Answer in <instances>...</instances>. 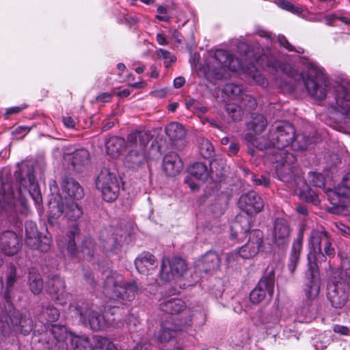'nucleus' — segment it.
Returning <instances> with one entry per match:
<instances>
[{
  "instance_id": "nucleus-6",
  "label": "nucleus",
  "mask_w": 350,
  "mask_h": 350,
  "mask_svg": "<svg viewBox=\"0 0 350 350\" xmlns=\"http://www.w3.org/2000/svg\"><path fill=\"white\" fill-rule=\"evenodd\" d=\"M15 175L19 181L18 200L24 203V198L27 194H29L36 204H40L42 198L40 188L36 182L32 166L23 165L21 169L16 171Z\"/></svg>"
},
{
  "instance_id": "nucleus-41",
  "label": "nucleus",
  "mask_w": 350,
  "mask_h": 350,
  "mask_svg": "<svg viewBox=\"0 0 350 350\" xmlns=\"http://www.w3.org/2000/svg\"><path fill=\"white\" fill-rule=\"evenodd\" d=\"M70 345L75 350H88L91 347L88 338L85 336H72Z\"/></svg>"
},
{
  "instance_id": "nucleus-56",
  "label": "nucleus",
  "mask_w": 350,
  "mask_h": 350,
  "mask_svg": "<svg viewBox=\"0 0 350 350\" xmlns=\"http://www.w3.org/2000/svg\"><path fill=\"white\" fill-rule=\"evenodd\" d=\"M252 180L256 185L267 187L269 185V179L267 176L252 175Z\"/></svg>"
},
{
  "instance_id": "nucleus-55",
  "label": "nucleus",
  "mask_w": 350,
  "mask_h": 350,
  "mask_svg": "<svg viewBox=\"0 0 350 350\" xmlns=\"http://www.w3.org/2000/svg\"><path fill=\"white\" fill-rule=\"evenodd\" d=\"M240 257L241 256L239 254V250L232 252L226 254V262L228 266H233L238 262Z\"/></svg>"
},
{
  "instance_id": "nucleus-27",
  "label": "nucleus",
  "mask_w": 350,
  "mask_h": 350,
  "mask_svg": "<svg viewBox=\"0 0 350 350\" xmlns=\"http://www.w3.org/2000/svg\"><path fill=\"white\" fill-rule=\"evenodd\" d=\"M183 167V162L178 154L170 152L165 155L163 161V169L167 175L176 176L181 172Z\"/></svg>"
},
{
  "instance_id": "nucleus-11",
  "label": "nucleus",
  "mask_w": 350,
  "mask_h": 350,
  "mask_svg": "<svg viewBox=\"0 0 350 350\" xmlns=\"http://www.w3.org/2000/svg\"><path fill=\"white\" fill-rule=\"evenodd\" d=\"M268 159L276 163V174L281 181L292 183L295 180L293 165L296 161V158L293 153L282 152L279 155L273 154V156L268 157Z\"/></svg>"
},
{
  "instance_id": "nucleus-48",
  "label": "nucleus",
  "mask_w": 350,
  "mask_h": 350,
  "mask_svg": "<svg viewBox=\"0 0 350 350\" xmlns=\"http://www.w3.org/2000/svg\"><path fill=\"white\" fill-rule=\"evenodd\" d=\"M278 5L281 8L289 11L295 14H299L302 12V9L298 6H295L291 2L286 0H278Z\"/></svg>"
},
{
  "instance_id": "nucleus-35",
  "label": "nucleus",
  "mask_w": 350,
  "mask_h": 350,
  "mask_svg": "<svg viewBox=\"0 0 350 350\" xmlns=\"http://www.w3.org/2000/svg\"><path fill=\"white\" fill-rule=\"evenodd\" d=\"M90 154L86 149L81 148L77 150L72 159V165L77 171H81V167L88 164Z\"/></svg>"
},
{
  "instance_id": "nucleus-17",
  "label": "nucleus",
  "mask_w": 350,
  "mask_h": 350,
  "mask_svg": "<svg viewBox=\"0 0 350 350\" xmlns=\"http://www.w3.org/2000/svg\"><path fill=\"white\" fill-rule=\"evenodd\" d=\"M263 240V233L260 230L250 232L249 240L246 244L239 249V254L243 258H250L255 256L259 252Z\"/></svg>"
},
{
  "instance_id": "nucleus-30",
  "label": "nucleus",
  "mask_w": 350,
  "mask_h": 350,
  "mask_svg": "<svg viewBox=\"0 0 350 350\" xmlns=\"http://www.w3.org/2000/svg\"><path fill=\"white\" fill-rule=\"evenodd\" d=\"M303 232L300 231L292 245L289 263L288 265V268L291 273L294 272L299 262L300 252L303 245Z\"/></svg>"
},
{
  "instance_id": "nucleus-53",
  "label": "nucleus",
  "mask_w": 350,
  "mask_h": 350,
  "mask_svg": "<svg viewBox=\"0 0 350 350\" xmlns=\"http://www.w3.org/2000/svg\"><path fill=\"white\" fill-rule=\"evenodd\" d=\"M332 244H333V239L331 237H329L327 239V241H326L324 244H323V250H324V256H325V255L329 256V257H333L335 255V250L334 248V247L332 246Z\"/></svg>"
},
{
  "instance_id": "nucleus-28",
  "label": "nucleus",
  "mask_w": 350,
  "mask_h": 350,
  "mask_svg": "<svg viewBox=\"0 0 350 350\" xmlns=\"http://www.w3.org/2000/svg\"><path fill=\"white\" fill-rule=\"evenodd\" d=\"M78 233V226L75 224L66 237H59L57 238V242L58 246L62 250L66 249L68 253L71 256L75 255L76 253L75 237Z\"/></svg>"
},
{
  "instance_id": "nucleus-23",
  "label": "nucleus",
  "mask_w": 350,
  "mask_h": 350,
  "mask_svg": "<svg viewBox=\"0 0 350 350\" xmlns=\"http://www.w3.org/2000/svg\"><path fill=\"white\" fill-rule=\"evenodd\" d=\"M150 135L146 131H135L127 136L126 146L129 149L147 150Z\"/></svg>"
},
{
  "instance_id": "nucleus-22",
  "label": "nucleus",
  "mask_w": 350,
  "mask_h": 350,
  "mask_svg": "<svg viewBox=\"0 0 350 350\" xmlns=\"http://www.w3.org/2000/svg\"><path fill=\"white\" fill-rule=\"evenodd\" d=\"M147 150L131 149L125 157L124 164L126 167L134 170L148 168Z\"/></svg>"
},
{
  "instance_id": "nucleus-4",
  "label": "nucleus",
  "mask_w": 350,
  "mask_h": 350,
  "mask_svg": "<svg viewBox=\"0 0 350 350\" xmlns=\"http://www.w3.org/2000/svg\"><path fill=\"white\" fill-rule=\"evenodd\" d=\"M139 288L135 281H125L119 273H112L105 281L103 293L109 300L131 301L138 293Z\"/></svg>"
},
{
  "instance_id": "nucleus-37",
  "label": "nucleus",
  "mask_w": 350,
  "mask_h": 350,
  "mask_svg": "<svg viewBox=\"0 0 350 350\" xmlns=\"http://www.w3.org/2000/svg\"><path fill=\"white\" fill-rule=\"evenodd\" d=\"M103 247L107 252H116L120 245L121 237H118L117 234H110L109 236L102 235Z\"/></svg>"
},
{
  "instance_id": "nucleus-7",
  "label": "nucleus",
  "mask_w": 350,
  "mask_h": 350,
  "mask_svg": "<svg viewBox=\"0 0 350 350\" xmlns=\"http://www.w3.org/2000/svg\"><path fill=\"white\" fill-rule=\"evenodd\" d=\"M329 233L323 228L313 229L308 239L309 252L308 260L309 269L314 271L318 263L325 262L326 257L322 252V245L327 241Z\"/></svg>"
},
{
  "instance_id": "nucleus-14",
  "label": "nucleus",
  "mask_w": 350,
  "mask_h": 350,
  "mask_svg": "<svg viewBox=\"0 0 350 350\" xmlns=\"http://www.w3.org/2000/svg\"><path fill=\"white\" fill-rule=\"evenodd\" d=\"M274 274L269 273L264 275L258 282L256 286L251 291L250 301L253 304H258L268 298L271 299L274 291Z\"/></svg>"
},
{
  "instance_id": "nucleus-25",
  "label": "nucleus",
  "mask_w": 350,
  "mask_h": 350,
  "mask_svg": "<svg viewBox=\"0 0 350 350\" xmlns=\"http://www.w3.org/2000/svg\"><path fill=\"white\" fill-rule=\"evenodd\" d=\"M135 265L139 273L148 275L157 267L158 262L154 255L144 252L136 258Z\"/></svg>"
},
{
  "instance_id": "nucleus-18",
  "label": "nucleus",
  "mask_w": 350,
  "mask_h": 350,
  "mask_svg": "<svg viewBox=\"0 0 350 350\" xmlns=\"http://www.w3.org/2000/svg\"><path fill=\"white\" fill-rule=\"evenodd\" d=\"M21 248V239L14 231L5 230L0 234V250L6 255L12 256Z\"/></svg>"
},
{
  "instance_id": "nucleus-58",
  "label": "nucleus",
  "mask_w": 350,
  "mask_h": 350,
  "mask_svg": "<svg viewBox=\"0 0 350 350\" xmlns=\"http://www.w3.org/2000/svg\"><path fill=\"white\" fill-rule=\"evenodd\" d=\"M62 122L64 126L68 129H73L76 125L75 120L70 116L63 117Z\"/></svg>"
},
{
  "instance_id": "nucleus-64",
  "label": "nucleus",
  "mask_w": 350,
  "mask_h": 350,
  "mask_svg": "<svg viewBox=\"0 0 350 350\" xmlns=\"http://www.w3.org/2000/svg\"><path fill=\"white\" fill-rule=\"evenodd\" d=\"M340 206L345 208L347 211L350 214V198H342L340 200Z\"/></svg>"
},
{
  "instance_id": "nucleus-47",
  "label": "nucleus",
  "mask_w": 350,
  "mask_h": 350,
  "mask_svg": "<svg viewBox=\"0 0 350 350\" xmlns=\"http://www.w3.org/2000/svg\"><path fill=\"white\" fill-rule=\"evenodd\" d=\"M94 243L92 238H86L83 242L81 252L88 257H92L94 252Z\"/></svg>"
},
{
  "instance_id": "nucleus-15",
  "label": "nucleus",
  "mask_w": 350,
  "mask_h": 350,
  "mask_svg": "<svg viewBox=\"0 0 350 350\" xmlns=\"http://www.w3.org/2000/svg\"><path fill=\"white\" fill-rule=\"evenodd\" d=\"M192 317L189 314L188 319L182 324H177L172 320H166L161 324V328L157 334V340L162 343L170 341L175 337V334L178 332H182L188 327L191 326Z\"/></svg>"
},
{
  "instance_id": "nucleus-42",
  "label": "nucleus",
  "mask_w": 350,
  "mask_h": 350,
  "mask_svg": "<svg viewBox=\"0 0 350 350\" xmlns=\"http://www.w3.org/2000/svg\"><path fill=\"white\" fill-rule=\"evenodd\" d=\"M199 150L204 158L209 159L213 156L215 149L208 139L202 138L199 141Z\"/></svg>"
},
{
  "instance_id": "nucleus-62",
  "label": "nucleus",
  "mask_w": 350,
  "mask_h": 350,
  "mask_svg": "<svg viewBox=\"0 0 350 350\" xmlns=\"http://www.w3.org/2000/svg\"><path fill=\"white\" fill-rule=\"evenodd\" d=\"M25 107H26V106L10 107L7 109V111L5 112V115L8 116V115L18 113L19 112H21L22 111V109H25Z\"/></svg>"
},
{
  "instance_id": "nucleus-10",
  "label": "nucleus",
  "mask_w": 350,
  "mask_h": 350,
  "mask_svg": "<svg viewBox=\"0 0 350 350\" xmlns=\"http://www.w3.org/2000/svg\"><path fill=\"white\" fill-rule=\"evenodd\" d=\"M96 187L103 199L112 202L117 199L120 191V180L116 174L109 169H103L97 176Z\"/></svg>"
},
{
  "instance_id": "nucleus-59",
  "label": "nucleus",
  "mask_w": 350,
  "mask_h": 350,
  "mask_svg": "<svg viewBox=\"0 0 350 350\" xmlns=\"http://www.w3.org/2000/svg\"><path fill=\"white\" fill-rule=\"evenodd\" d=\"M112 94H109L108 92H103L100 94L96 97V100L97 102H101V103H107L109 102L111 99Z\"/></svg>"
},
{
  "instance_id": "nucleus-36",
  "label": "nucleus",
  "mask_w": 350,
  "mask_h": 350,
  "mask_svg": "<svg viewBox=\"0 0 350 350\" xmlns=\"http://www.w3.org/2000/svg\"><path fill=\"white\" fill-rule=\"evenodd\" d=\"M165 133L172 141L185 137L186 132L183 126L178 122H171L165 126Z\"/></svg>"
},
{
  "instance_id": "nucleus-9",
  "label": "nucleus",
  "mask_w": 350,
  "mask_h": 350,
  "mask_svg": "<svg viewBox=\"0 0 350 350\" xmlns=\"http://www.w3.org/2000/svg\"><path fill=\"white\" fill-rule=\"evenodd\" d=\"M49 220L53 222V219L59 218L64 215L69 220L76 221L83 214L82 209L75 201H64L62 198L59 200L54 198L49 203Z\"/></svg>"
},
{
  "instance_id": "nucleus-34",
  "label": "nucleus",
  "mask_w": 350,
  "mask_h": 350,
  "mask_svg": "<svg viewBox=\"0 0 350 350\" xmlns=\"http://www.w3.org/2000/svg\"><path fill=\"white\" fill-rule=\"evenodd\" d=\"M267 118L262 114H252L251 120L247 123V128L256 134L261 133L267 126Z\"/></svg>"
},
{
  "instance_id": "nucleus-26",
  "label": "nucleus",
  "mask_w": 350,
  "mask_h": 350,
  "mask_svg": "<svg viewBox=\"0 0 350 350\" xmlns=\"http://www.w3.org/2000/svg\"><path fill=\"white\" fill-rule=\"evenodd\" d=\"M291 232L290 226L287 221L282 218H278L275 220L273 239L278 245H282L288 241Z\"/></svg>"
},
{
  "instance_id": "nucleus-52",
  "label": "nucleus",
  "mask_w": 350,
  "mask_h": 350,
  "mask_svg": "<svg viewBox=\"0 0 350 350\" xmlns=\"http://www.w3.org/2000/svg\"><path fill=\"white\" fill-rule=\"evenodd\" d=\"M51 333L57 340L61 341L65 338V335L66 334V328L64 327L54 325L52 327Z\"/></svg>"
},
{
  "instance_id": "nucleus-33",
  "label": "nucleus",
  "mask_w": 350,
  "mask_h": 350,
  "mask_svg": "<svg viewBox=\"0 0 350 350\" xmlns=\"http://www.w3.org/2000/svg\"><path fill=\"white\" fill-rule=\"evenodd\" d=\"M28 284L32 293L40 294L43 289V282L40 274L35 268H31L29 272Z\"/></svg>"
},
{
  "instance_id": "nucleus-32",
  "label": "nucleus",
  "mask_w": 350,
  "mask_h": 350,
  "mask_svg": "<svg viewBox=\"0 0 350 350\" xmlns=\"http://www.w3.org/2000/svg\"><path fill=\"white\" fill-rule=\"evenodd\" d=\"M161 310L170 314L178 313L186 308L185 303L180 299L170 298L160 304Z\"/></svg>"
},
{
  "instance_id": "nucleus-40",
  "label": "nucleus",
  "mask_w": 350,
  "mask_h": 350,
  "mask_svg": "<svg viewBox=\"0 0 350 350\" xmlns=\"http://www.w3.org/2000/svg\"><path fill=\"white\" fill-rule=\"evenodd\" d=\"M310 142V138L306 136V135L303 133L295 134L294 139H292V143L290 146L295 150H304L307 148Z\"/></svg>"
},
{
  "instance_id": "nucleus-61",
  "label": "nucleus",
  "mask_w": 350,
  "mask_h": 350,
  "mask_svg": "<svg viewBox=\"0 0 350 350\" xmlns=\"http://www.w3.org/2000/svg\"><path fill=\"white\" fill-rule=\"evenodd\" d=\"M334 332L341 335H348L349 333V329L346 326L336 325L334 327Z\"/></svg>"
},
{
  "instance_id": "nucleus-8",
  "label": "nucleus",
  "mask_w": 350,
  "mask_h": 350,
  "mask_svg": "<svg viewBox=\"0 0 350 350\" xmlns=\"http://www.w3.org/2000/svg\"><path fill=\"white\" fill-rule=\"evenodd\" d=\"M69 310L78 315L83 324L85 325H89L91 329L94 331L105 329L107 326L112 325V321H114V319L112 321L106 319L107 312H105V315L100 314L97 312L93 311L88 306H75L70 304L69 306Z\"/></svg>"
},
{
  "instance_id": "nucleus-43",
  "label": "nucleus",
  "mask_w": 350,
  "mask_h": 350,
  "mask_svg": "<svg viewBox=\"0 0 350 350\" xmlns=\"http://www.w3.org/2000/svg\"><path fill=\"white\" fill-rule=\"evenodd\" d=\"M320 291V284L318 280L312 279L306 284L305 293L307 298L310 300L316 299Z\"/></svg>"
},
{
  "instance_id": "nucleus-16",
  "label": "nucleus",
  "mask_w": 350,
  "mask_h": 350,
  "mask_svg": "<svg viewBox=\"0 0 350 350\" xmlns=\"http://www.w3.org/2000/svg\"><path fill=\"white\" fill-rule=\"evenodd\" d=\"M27 244L32 249H37L41 252H46L50 249L51 240L49 237H44L40 240L37 230L36 225L33 222H27L25 224Z\"/></svg>"
},
{
  "instance_id": "nucleus-13",
  "label": "nucleus",
  "mask_w": 350,
  "mask_h": 350,
  "mask_svg": "<svg viewBox=\"0 0 350 350\" xmlns=\"http://www.w3.org/2000/svg\"><path fill=\"white\" fill-rule=\"evenodd\" d=\"M348 288L347 286V278H340V280L330 282L327 284V297L333 307L336 308H342L347 300Z\"/></svg>"
},
{
  "instance_id": "nucleus-46",
  "label": "nucleus",
  "mask_w": 350,
  "mask_h": 350,
  "mask_svg": "<svg viewBox=\"0 0 350 350\" xmlns=\"http://www.w3.org/2000/svg\"><path fill=\"white\" fill-rule=\"evenodd\" d=\"M16 270L15 269H12L7 275L6 287L4 293V295L7 301L11 299L10 291L16 282Z\"/></svg>"
},
{
  "instance_id": "nucleus-24",
  "label": "nucleus",
  "mask_w": 350,
  "mask_h": 350,
  "mask_svg": "<svg viewBox=\"0 0 350 350\" xmlns=\"http://www.w3.org/2000/svg\"><path fill=\"white\" fill-rule=\"evenodd\" d=\"M61 187L64 195V201H68V199L73 200V201L79 200L84 196L83 188L73 178H65Z\"/></svg>"
},
{
  "instance_id": "nucleus-60",
  "label": "nucleus",
  "mask_w": 350,
  "mask_h": 350,
  "mask_svg": "<svg viewBox=\"0 0 350 350\" xmlns=\"http://www.w3.org/2000/svg\"><path fill=\"white\" fill-rule=\"evenodd\" d=\"M192 111L193 113L198 115V116H200L206 113L207 108L205 106L200 105L199 103L197 102L193 107V109H192Z\"/></svg>"
},
{
  "instance_id": "nucleus-2",
  "label": "nucleus",
  "mask_w": 350,
  "mask_h": 350,
  "mask_svg": "<svg viewBox=\"0 0 350 350\" xmlns=\"http://www.w3.org/2000/svg\"><path fill=\"white\" fill-rule=\"evenodd\" d=\"M295 133V129L291 124L281 121L270 126L267 137H256L252 133H247L244 139L248 146L253 147L248 149L252 155L254 154L256 148L261 151L267 150V157H271L273 154L279 155L282 152H288L286 148L292 143Z\"/></svg>"
},
{
  "instance_id": "nucleus-31",
  "label": "nucleus",
  "mask_w": 350,
  "mask_h": 350,
  "mask_svg": "<svg viewBox=\"0 0 350 350\" xmlns=\"http://www.w3.org/2000/svg\"><path fill=\"white\" fill-rule=\"evenodd\" d=\"M126 142L124 138L113 136L105 142L107 153L112 157H116L124 150Z\"/></svg>"
},
{
  "instance_id": "nucleus-57",
  "label": "nucleus",
  "mask_w": 350,
  "mask_h": 350,
  "mask_svg": "<svg viewBox=\"0 0 350 350\" xmlns=\"http://www.w3.org/2000/svg\"><path fill=\"white\" fill-rule=\"evenodd\" d=\"M312 183L315 187H321L324 186L323 176L321 174L313 173Z\"/></svg>"
},
{
  "instance_id": "nucleus-20",
  "label": "nucleus",
  "mask_w": 350,
  "mask_h": 350,
  "mask_svg": "<svg viewBox=\"0 0 350 350\" xmlns=\"http://www.w3.org/2000/svg\"><path fill=\"white\" fill-rule=\"evenodd\" d=\"M196 266L204 273H214L220 268L221 258L217 252L210 250L198 259Z\"/></svg>"
},
{
  "instance_id": "nucleus-50",
  "label": "nucleus",
  "mask_w": 350,
  "mask_h": 350,
  "mask_svg": "<svg viewBox=\"0 0 350 350\" xmlns=\"http://www.w3.org/2000/svg\"><path fill=\"white\" fill-rule=\"evenodd\" d=\"M300 196L302 199L305 200L307 202H311L317 204L319 202V199L316 193L312 190L307 192L302 191L300 193Z\"/></svg>"
},
{
  "instance_id": "nucleus-5",
  "label": "nucleus",
  "mask_w": 350,
  "mask_h": 350,
  "mask_svg": "<svg viewBox=\"0 0 350 350\" xmlns=\"http://www.w3.org/2000/svg\"><path fill=\"white\" fill-rule=\"evenodd\" d=\"M323 69L317 63H308L307 72L302 75L304 85L308 94L315 100H323L327 94V85Z\"/></svg>"
},
{
  "instance_id": "nucleus-38",
  "label": "nucleus",
  "mask_w": 350,
  "mask_h": 350,
  "mask_svg": "<svg viewBox=\"0 0 350 350\" xmlns=\"http://www.w3.org/2000/svg\"><path fill=\"white\" fill-rule=\"evenodd\" d=\"M189 172L196 179L202 181H205L209 175V172L206 165L200 162L195 163L190 166L189 168Z\"/></svg>"
},
{
  "instance_id": "nucleus-12",
  "label": "nucleus",
  "mask_w": 350,
  "mask_h": 350,
  "mask_svg": "<svg viewBox=\"0 0 350 350\" xmlns=\"http://www.w3.org/2000/svg\"><path fill=\"white\" fill-rule=\"evenodd\" d=\"M187 271L185 260L179 257L163 258L159 271L161 280L164 282H170L175 278L183 276Z\"/></svg>"
},
{
  "instance_id": "nucleus-54",
  "label": "nucleus",
  "mask_w": 350,
  "mask_h": 350,
  "mask_svg": "<svg viewBox=\"0 0 350 350\" xmlns=\"http://www.w3.org/2000/svg\"><path fill=\"white\" fill-rule=\"evenodd\" d=\"M45 312L49 321H55L59 317L58 310L53 306H49Z\"/></svg>"
},
{
  "instance_id": "nucleus-39",
  "label": "nucleus",
  "mask_w": 350,
  "mask_h": 350,
  "mask_svg": "<svg viewBox=\"0 0 350 350\" xmlns=\"http://www.w3.org/2000/svg\"><path fill=\"white\" fill-rule=\"evenodd\" d=\"M223 91L226 95L232 98H237L238 99L243 100L245 97L246 99H252L251 96L244 94L241 86L234 83L226 84Z\"/></svg>"
},
{
  "instance_id": "nucleus-3",
  "label": "nucleus",
  "mask_w": 350,
  "mask_h": 350,
  "mask_svg": "<svg viewBox=\"0 0 350 350\" xmlns=\"http://www.w3.org/2000/svg\"><path fill=\"white\" fill-rule=\"evenodd\" d=\"M238 205L244 213L237 215L231 226L232 239H243L251 228V215L262 211L264 202L261 197L254 191L242 194L238 201Z\"/></svg>"
},
{
  "instance_id": "nucleus-49",
  "label": "nucleus",
  "mask_w": 350,
  "mask_h": 350,
  "mask_svg": "<svg viewBox=\"0 0 350 350\" xmlns=\"http://www.w3.org/2000/svg\"><path fill=\"white\" fill-rule=\"evenodd\" d=\"M325 19L326 21V25H334L336 21H340L346 25H350V18L345 16L333 14L330 16H326Z\"/></svg>"
},
{
  "instance_id": "nucleus-51",
  "label": "nucleus",
  "mask_w": 350,
  "mask_h": 350,
  "mask_svg": "<svg viewBox=\"0 0 350 350\" xmlns=\"http://www.w3.org/2000/svg\"><path fill=\"white\" fill-rule=\"evenodd\" d=\"M278 42L281 46L284 47L288 51H295L298 53H304V49L302 48L299 47L298 49H295L293 45H291L289 43L286 38L283 36L278 37Z\"/></svg>"
},
{
  "instance_id": "nucleus-19",
  "label": "nucleus",
  "mask_w": 350,
  "mask_h": 350,
  "mask_svg": "<svg viewBox=\"0 0 350 350\" xmlns=\"http://www.w3.org/2000/svg\"><path fill=\"white\" fill-rule=\"evenodd\" d=\"M46 290L60 305H65L69 299V294L65 292L64 281L59 276H54L49 280Z\"/></svg>"
},
{
  "instance_id": "nucleus-44",
  "label": "nucleus",
  "mask_w": 350,
  "mask_h": 350,
  "mask_svg": "<svg viewBox=\"0 0 350 350\" xmlns=\"http://www.w3.org/2000/svg\"><path fill=\"white\" fill-rule=\"evenodd\" d=\"M226 109L232 121H239L241 119L243 113L239 105L228 103L226 105Z\"/></svg>"
},
{
  "instance_id": "nucleus-1",
  "label": "nucleus",
  "mask_w": 350,
  "mask_h": 350,
  "mask_svg": "<svg viewBox=\"0 0 350 350\" xmlns=\"http://www.w3.org/2000/svg\"><path fill=\"white\" fill-rule=\"evenodd\" d=\"M239 48L245 51V53L241 55V60L234 58L228 52L222 49L217 50L214 53H210L204 66L206 76L221 79L226 77L228 70L242 72L252 78L254 83L266 87L267 81L256 68L254 62L262 68L268 67L275 71L280 70L285 72L284 66L277 59H269L264 53L254 55L245 43L240 44Z\"/></svg>"
},
{
  "instance_id": "nucleus-29",
  "label": "nucleus",
  "mask_w": 350,
  "mask_h": 350,
  "mask_svg": "<svg viewBox=\"0 0 350 350\" xmlns=\"http://www.w3.org/2000/svg\"><path fill=\"white\" fill-rule=\"evenodd\" d=\"M342 187L346 189L347 191H340L336 193L335 191L332 189H329L326 191V194L332 204H340V200H342V198H350V173L347 174L341 183Z\"/></svg>"
},
{
  "instance_id": "nucleus-45",
  "label": "nucleus",
  "mask_w": 350,
  "mask_h": 350,
  "mask_svg": "<svg viewBox=\"0 0 350 350\" xmlns=\"http://www.w3.org/2000/svg\"><path fill=\"white\" fill-rule=\"evenodd\" d=\"M156 53L159 59H163L164 65L166 68L170 67L172 64L176 61V57L165 49H159L157 50Z\"/></svg>"
},
{
  "instance_id": "nucleus-21",
  "label": "nucleus",
  "mask_w": 350,
  "mask_h": 350,
  "mask_svg": "<svg viewBox=\"0 0 350 350\" xmlns=\"http://www.w3.org/2000/svg\"><path fill=\"white\" fill-rule=\"evenodd\" d=\"M335 105L332 107L345 116L350 122V93L344 88H339L335 94Z\"/></svg>"
},
{
  "instance_id": "nucleus-63",
  "label": "nucleus",
  "mask_w": 350,
  "mask_h": 350,
  "mask_svg": "<svg viewBox=\"0 0 350 350\" xmlns=\"http://www.w3.org/2000/svg\"><path fill=\"white\" fill-rule=\"evenodd\" d=\"M156 39L160 45H167L169 43L167 37L162 33H157Z\"/></svg>"
}]
</instances>
